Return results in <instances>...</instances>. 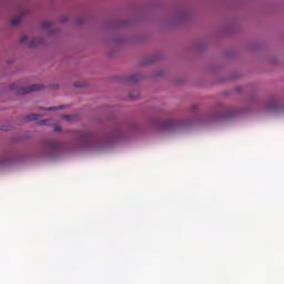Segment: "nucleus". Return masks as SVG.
<instances>
[{
    "instance_id": "obj_8",
    "label": "nucleus",
    "mask_w": 284,
    "mask_h": 284,
    "mask_svg": "<svg viewBox=\"0 0 284 284\" xmlns=\"http://www.w3.org/2000/svg\"><path fill=\"white\" fill-rule=\"evenodd\" d=\"M141 79H143V75L135 73V74L128 75L125 78V82L126 83H139V81H141Z\"/></svg>"
},
{
    "instance_id": "obj_5",
    "label": "nucleus",
    "mask_w": 284,
    "mask_h": 284,
    "mask_svg": "<svg viewBox=\"0 0 284 284\" xmlns=\"http://www.w3.org/2000/svg\"><path fill=\"white\" fill-rule=\"evenodd\" d=\"M22 158L17 153H9L7 155L0 156V170L3 168H10V165H14V163H21Z\"/></svg>"
},
{
    "instance_id": "obj_7",
    "label": "nucleus",
    "mask_w": 284,
    "mask_h": 284,
    "mask_svg": "<svg viewBox=\"0 0 284 284\" xmlns=\"http://www.w3.org/2000/svg\"><path fill=\"white\" fill-rule=\"evenodd\" d=\"M41 30H45L50 36L57 34V32H59V30L54 29V23L51 21H44Z\"/></svg>"
},
{
    "instance_id": "obj_10",
    "label": "nucleus",
    "mask_w": 284,
    "mask_h": 284,
    "mask_svg": "<svg viewBox=\"0 0 284 284\" xmlns=\"http://www.w3.org/2000/svg\"><path fill=\"white\" fill-rule=\"evenodd\" d=\"M40 116H43V114H37V113H31L24 118V121L30 122V121H38Z\"/></svg>"
},
{
    "instance_id": "obj_2",
    "label": "nucleus",
    "mask_w": 284,
    "mask_h": 284,
    "mask_svg": "<svg viewBox=\"0 0 284 284\" xmlns=\"http://www.w3.org/2000/svg\"><path fill=\"white\" fill-rule=\"evenodd\" d=\"M252 112L250 109H232L225 108L222 111H217L211 115H197L189 120H161L156 123L158 132L162 134H176V132H189L194 130L196 125H210L217 123V121H227L241 116V114H247Z\"/></svg>"
},
{
    "instance_id": "obj_14",
    "label": "nucleus",
    "mask_w": 284,
    "mask_h": 284,
    "mask_svg": "<svg viewBox=\"0 0 284 284\" xmlns=\"http://www.w3.org/2000/svg\"><path fill=\"white\" fill-rule=\"evenodd\" d=\"M129 99L134 101L135 99H139V91L134 90L129 93Z\"/></svg>"
},
{
    "instance_id": "obj_9",
    "label": "nucleus",
    "mask_w": 284,
    "mask_h": 284,
    "mask_svg": "<svg viewBox=\"0 0 284 284\" xmlns=\"http://www.w3.org/2000/svg\"><path fill=\"white\" fill-rule=\"evenodd\" d=\"M65 108H68V105H58L49 108L40 106L39 110H43L44 112H57L59 110H65Z\"/></svg>"
},
{
    "instance_id": "obj_17",
    "label": "nucleus",
    "mask_w": 284,
    "mask_h": 284,
    "mask_svg": "<svg viewBox=\"0 0 284 284\" xmlns=\"http://www.w3.org/2000/svg\"><path fill=\"white\" fill-rule=\"evenodd\" d=\"M74 87H75V88H83V83H81V82H75V83H74Z\"/></svg>"
},
{
    "instance_id": "obj_12",
    "label": "nucleus",
    "mask_w": 284,
    "mask_h": 284,
    "mask_svg": "<svg viewBox=\"0 0 284 284\" xmlns=\"http://www.w3.org/2000/svg\"><path fill=\"white\" fill-rule=\"evenodd\" d=\"M37 125H52V120L47 119V120H38Z\"/></svg>"
},
{
    "instance_id": "obj_3",
    "label": "nucleus",
    "mask_w": 284,
    "mask_h": 284,
    "mask_svg": "<svg viewBox=\"0 0 284 284\" xmlns=\"http://www.w3.org/2000/svg\"><path fill=\"white\" fill-rule=\"evenodd\" d=\"M264 110L266 114H272L273 116H284V104L275 98H272L266 102Z\"/></svg>"
},
{
    "instance_id": "obj_15",
    "label": "nucleus",
    "mask_w": 284,
    "mask_h": 284,
    "mask_svg": "<svg viewBox=\"0 0 284 284\" xmlns=\"http://www.w3.org/2000/svg\"><path fill=\"white\" fill-rule=\"evenodd\" d=\"M1 130H2V132H10L11 126L3 125V126H1Z\"/></svg>"
},
{
    "instance_id": "obj_13",
    "label": "nucleus",
    "mask_w": 284,
    "mask_h": 284,
    "mask_svg": "<svg viewBox=\"0 0 284 284\" xmlns=\"http://www.w3.org/2000/svg\"><path fill=\"white\" fill-rule=\"evenodd\" d=\"M41 90V84H32L29 87L28 92H39Z\"/></svg>"
},
{
    "instance_id": "obj_6",
    "label": "nucleus",
    "mask_w": 284,
    "mask_h": 284,
    "mask_svg": "<svg viewBox=\"0 0 284 284\" xmlns=\"http://www.w3.org/2000/svg\"><path fill=\"white\" fill-rule=\"evenodd\" d=\"M21 43H26L30 48H37V45L43 44V39L37 38V39H30L28 36H22L21 37Z\"/></svg>"
},
{
    "instance_id": "obj_19",
    "label": "nucleus",
    "mask_w": 284,
    "mask_h": 284,
    "mask_svg": "<svg viewBox=\"0 0 284 284\" xmlns=\"http://www.w3.org/2000/svg\"><path fill=\"white\" fill-rule=\"evenodd\" d=\"M116 42L121 41V38L115 39Z\"/></svg>"
},
{
    "instance_id": "obj_16",
    "label": "nucleus",
    "mask_w": 284,
    "mask_h": 284,
    "mask_svg": "<svg viewBox=\"0 0 284 284\" xmlns=\"http://www.w3.org/2000/svg\"><path fill=\"white\" fill-rule=\"evenodd\" d=\"M53 130L54 132H61L63 129L61 128V125H55Z\"/></svg>"
},
{
    "instance_id": "obj_18",
    "label": "nucleus",
    "mask_w": 284,
    "mask_h": 284,
    "mask_svg": "<svg viewBox=\"0 0 284 284\" xmlns=\"http://www.w3.org/2000/svg\"><path fill=\"white\" fill-rule=\"evenodd\" d=\"M78 23H80V24L85 23V20H84V19H80V20L78 21Z\"/></svg>"
},
{
    "instance_id": "obj_4",
    "label": "nucleus",
    "mask_w": 284,
    "mask_h": 284,
    "mask_svg": "<svg viewBox=\"0 0 284 284\" xmlns=\"http://www.w3.org/2000/svg\"><path fill=\"white\" fill-rule=\"evenodd\" d=\"M28 14H30V7L28 4H18L16 7V18L11 21V26L17 28V26L21 24L24 17H28Z\"/></svg>"
},
{
    "instance_id": "obj_11",
    "label": "nucleus",
    "mask_w": 284,
    "mask_h": 284,
    "mask_svg": "<svg viewBox=\"0 0 284 284\" xmlns=\"http://www.w3.org/2000/svg\"><path fill=\"white\" fill-rule=\"evenodd\" d=\"M62 119H64V121H68L69 123H72L77 121L79 118L77 115L63 114Z\"/></svg>"
},
{
    "instance_id": "obj_1",
    "label": "nucleus",
    "mask_w": 284,
    "mask_h": 284,
    "mask_svg": "<svg viewBox=\"0 0 284 284\" xmlns=\"http://www.w3.org/2000/svg\"><path fill=\"white\" fill-rule=\"evenodd\" d=\"M139 130L141 128L136 123L118 125L101 138L90 131H79L75 141L71 144H61L57 140H47L37 152V156L42 161H59V159L72 152H103V150L112 148L114 143L130 141Z\"/></svg>"
}]
</instances>
